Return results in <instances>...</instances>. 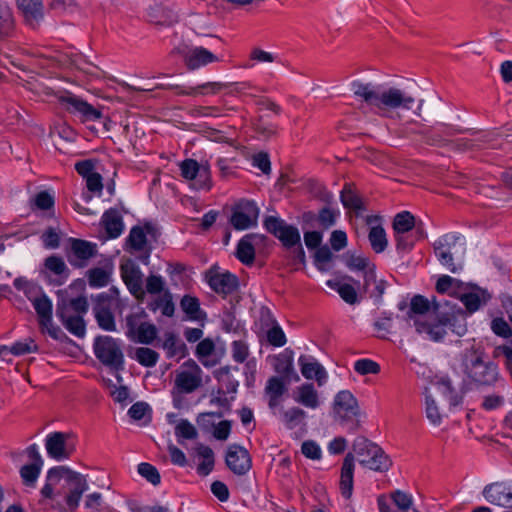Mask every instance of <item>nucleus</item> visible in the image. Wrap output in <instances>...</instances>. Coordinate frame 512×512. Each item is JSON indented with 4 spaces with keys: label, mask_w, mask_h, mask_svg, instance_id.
<instances>
[{
    "label": "nucleus",
    "mask_w": 512,
    "mask_h": 512,
    "mask_svg": "<svg viewBox=\"0 0 512 512\" xmlns=\"http://www.w3.org/2000/svg\"><path fill=\"white\" fill-rule=\"evenodd\" d=\"M433 310L436 314V321L433 323L426 322L415 318L414 327L419 334L426 335L432 341H441L447 334V329L456 334L463 336L467 332L466 312L456 304H452L448 300L432 301Z\"/></svg>",
    "instance_id": "1"
},
{
    "label": "nucleus",
    "mask_w": 512,
    "mask_h": 512,
    "mask_svg": "<svg viewBox=\"0 0 512 512\" xmlns=\"http://www.w3.org/2000/svg\"><path fill=\"white\" fill-rule=\"evenodd\" d=\"M352 90L356 97L376 107L381 116H388L391 111L397 109L409 110L415 103L414 97L397 87H376L371 83L354 81Z\"/></svg>",
    "instance_id": "2"
},
{
    "label": "nucleus",
    "mask_w": 512,
    "mask_h": 512,
    "mask_svg": "<svg viewBox=\"0 0 512 512\" xmlns=\"http://www.w3.org/2000/svg\"><path fill=\"white\" fill-rule=\"evenodd\" d=\"M462 365L466 380L476 387H492L501 379L498 365L484 361L483 353L474 348L465 351Z\"/></svg>",
    "instance_id": "3"
},
{
    "label": "nucleus",
    "mask_w": 512,
    "mask_h": 512,
    "mask_svg": "<svg viewBox=\"0 0 512 512\" xmlns=\"http://www.w3.org/2000/svg\"><path fill=\"white\" fill-rule=\"evenodd\" d=\"M93 351L104 366L117 372L124 370L125 359L120 340L108 335H99L94 339Z\"/></svg>",
    "instance_id": "4"
},
{
    "label": "nucleus",
    "mask_w": 512,
    "mask_h": 512,
    "mask_svg": "<svg viewBox=\"0 0 512 512\" xmlns=\"http://www.w3.org/2000/svg\"><path fill=\"white\" fill-rule=\"evenodd\" d=\"M463 237L456 234H446L434 243V251L439 262L451 273L462 269V264L455 261V255L464 254Z\"/></svg>",
    "instance_id": "5"
},
{
    "label": "nucleus",
    "mask_w": 512,
    "mask_h": 512,
    "mask_svg": "<svg viewBox=\"0 0 512 512\" xmlns=\"http://www.w3.org/2000/svg\"><path fill=\"white\" fill-rule=\"evenodd\" d=\"M264 226L268 232L277 237L285 248H295V256L294 258L304 263L305 261V252L301 245V238L299 230L292 226L286 224L283 220H280L276 217H267L264 221Z\"/></svg>",
    "instance_id": "6"
},
{
    "label": "nucleus",
    "mask_w": 512,
    "mask_h": 512,
    "mask_svg": "<svg viewBox=\"0 0 512 512\" xmlns=\"http://www.w3.org/2000/svg\"><path fill=\"white\" fill-rule=\"evenodd\" d=\"M260 327L258 338L262 346L282 347L287 343L286 335L267 307H261L259 311Z\"/></svg>",
    "instance_id": "7"
},
{
    "label": "nucleus",
    "mask_w": 512,
    "mask_h": 512,
    "mask_svg": "<svg viewBox=\"0 0 512 512\" xmlns=\"http://www.w3.org/2000/svg\"><path fill=\"white\" fill-rule=\"evenodd\" d=\"M57 99L66 112L79 118L82 123L97 121L103 117L100 109L71 92L60 94Z\"/></svg>",
    "instance_id": "8"
},
{
    "label": "nucleus",
    "mask_w": 512,
    "mask_h": 512,
    "mask_svg": "<svg viewBox=\"0 0 512 512\" xmlns=\"http://www.w3.org/2000/svg\"><path fill=\"white\" fill-rule=\"evenodd\" d=\"M267 111V115H258V139H268L276 133L274 118L281 113V107L267 97H258V114Z\"/></svg>",
    "instance_id": "9"
},
{
    "label": "nucleus",
    "mask_w": 512,
    "mask_h": 512,
    "mask_svg": "<svg viewBox=\"0 0 512 512\" xmlns=\"http://www.w3.org/2000/svg\"><path fill=\"white\" fill-rule=\"evenodd\" d=\"M357 399L348 390L339 391L333 401V417L341 424L353 422L359 415Z\"/></svg>",
    "instance_id": "10"
},
{
    "label": "nucleus",
    "mask_w": 512,
    "mask_h": 512,
    "mask_svg": "<svg viewBox=\"0 0 512 512\" xmlns=\"http://www.w3.org/2000/svg\"><path fill=\"white\" fill-rule=\"evenodd\" d=\"M98 254V246L96 243L78 239H70V249L67 252V260L69 264L77 269H82L88 266L89 261L95 258Z\"/></svg>",
    "instance_id": "11"
},
{
    "label": "nucleus",
    "mask_w": 512,
    "mask_h": 512,
    "mask_svg": "<svg viewBox=\"0 0 512 512\" xmlns=\"http://www.w3.org/2000/svg\"><path fill=\"white\" fill-rule=\"evenodd\" d=\"M183 370L175 377V388L184 394H190L202 385V369L193 360L189 359L183 363Z\"/></svg>",
    "instance_id": "12"
},
{
    "label": "nucleus",
    "mask_w": 512,
    "mask_h": 512,
    "mask_svg": "<svg viewBox=\"0 0 512 512\" xmlns=\"http://www.w3.org/2000/svg\"><path fill=\"white\" fill-rule=\"evenodd\" d=\"M121 277L129 292L138 300L143 301L145 290L143 289V273L133 260H127L120 266Z\"/></svg>",
    "instance_id": "13"
},
{
    "label": "nucleus",
    "mask_w": 512,
    "mask_h": 512,
    "mask_svg": "<svg viewBox=\"0 0 512 512\" xmlns=\"http://www.w3.org/2000/svg\"><path fill=\"white\" fill-rule=\"evenodd\" d=\"M231 210L229 223L235 230H245L256 220V203L253 200L241 199L232 206Z\"/></svg>",
    "instance_id": "14"
},
{
    "label": "nucleus",
    "mask_w": 512,
    "mask_h": 512,
    "mask_svg": "<svg viewBox=\"0 0 512 512\" xmlns=\"http://www.w3.org/2000/svg\"><path fill=\"white\" fill-rule=\"evenodd\" d=\"M225 463L235 475H245L252 468V457L247 449L238 445L228 446Z\"/></svg>",
    "instance_id": "15"
},
{
    "label": "nucleus",
    "mask_w": 512,
    "mask_h": 512,
    "mask_svg": "<svg viewBox=\"0 0 512 512\" xmlns=\"http://www.w3.org/2000/svg\"><path fill=\"white\" fill-rule=\"evenodd\" d=\"M71 434L52 432L45 439V448L49 457L61 461L68 459L74 451V446L68 442Z\"/></svg>",
    "instance_id": "16"
},
{
    "label": "nucleus",
    "mask_w": 512,
    "mask_h": 512,
    "mask_svg": "<svg viewBox=\"0 0 512 512\" xmlns=\"http://www.w3.org/2000/svg\"><path fill=\"white\" fill-rule=\"evenodd\" d=\"M443 130H440L439 133H434L432 136V139L430 144L432 145H452L455 149L460 151H466L471 149H481L486 147V139L485 136H478L475 138H461L454 142H448L446 139L442 137L441 134L445 136H452L454 134V131L446 127L445 125H442Z\"/></svg>",
    "instance_id": "17"
},
{
    "label": "nucleus",
    "mask_w": 512,
    "mask_h": 512,
    "mask_svg": "<svg viewBox=\"0 0 512 512\" xmlns=\"http://www.w3.org/2000/svg\"><path fill=\"white\" fill-rule=\"evenodd\" d=\"M482 494L486 501L493 505L512 508V481L488 484L484 487Z\"/></svg>",
    "instance_id": "18"
},
{
    "label": "nucleus",
    "mask_w": 512,
    "mask_h": 512,
    "mask_svg": "<svg viewBox=\"0 0 512 512\" xmlns=\"http://www.w3.org/2000/svg\"><path fill=\"white\" fill-rule=\"evenodd\" d=\"M206 277L210 288L223 296L233 293L238 287L237 277L228 271L221 273L212 267Z\"/></svg>",
    "instance_id": "19"
},
{
    "label": "nucleus",
    "mask_w": 512,
    "mask_h": 512,
    "mask_svg": "<svg viewBox=\"0 0 512 512\" xmlns=\"http://www.w3.org/2000/svg\"><path fill=\"white\" fill-rule=\"evenodd\" d=\"M269 358L275 372L279 374V378L288 383L299 381V375L294 369V353L291 349L287 348L283 352Z\"/></svg>",
    "instance_id": "20"
},
{
    "label": "nucleus",
    "mask_w": 512,
    "mask_h": 512,
    "mask_svg": "<svg viewBox=\"0 0 512 512\" xmlns=\"http://www.w3.org/2000/svg\"><path fill=\"white\" fill-rule=\"evenodd\" d=\"M152 230L150 224H146L144 228L141 226H133L126 239V243L132 251L142 252L138 259L141 263L148 265L150 258V249H145L147 244L146 232L149 233Z\"/></svg>",
    "instance_id": "21"
},
{
    "label": "nucleus",
    "mask_w": 512,
    "mask_h": 512,
    "mask_svg": "<svg viewBox=\"0 0 512 512\" xmlns=\"http://www.w3.org/2000/svg\"><path fill=\"white\" fill-rule=\"evenodd\" d=\"M289 384L277 376L270 377L266 383L264 398L274 415H277V410L282 407L283 396L287 392Z\"/></svg>",
    "instance_id": "22"
},
{
    "label": "nucleus",
    "mask_w": 512,
    "mask_h": 512,
    "mask_svg": "<svg viewBox=\"0 0 512 512\" xmlns=\"http://www.w3.org/2000/svg\"><path fill=\"white\" fill-rule=\"evenodd\" d=\"M56 315L64 327L74 336L83 338L86 334V323L81 315H71L65 301L57 303Z\"/></svg>",
    "instance_id": "23"
},
{
    "label": "nucleus",
    "mask_w": 512,
    "mask_h": 512,
    "mask_svg": "<svg viewBox=\"0 0 512 512\" xmlns=\"http://www.w3.org/2000/svg\"><path fill=\"white\" fill-rule=\"evenodd\" d=\"M17 5L24 16L25 22L33 29L38 28L44 18L42 0H17Z\"/></svg>",
    "instance_id": "24"
},
{
    "label": "nucleus",
    "mask_w": 512,
    "mask_h": 512,
    "mask_svg": "<svg viewBox=\"0 0 512 512\" xmlns=\"http://www.w3.org/2000/svg\"><path fill=\"white\" fill-rule=\"evenodd\" d=\"M293 399L298 404L312 410L321 405L319 393L312 383H304L298 386L294 390Z\"/></svg>",
    "instance_id": "25"
},
{
    "label": "nucleus",
    "mask_w": 512,
    "mask_h": 512,
    "mask_svg": "<svg viewBox=\"0 0 512 512\" xmlns=\"http://www.w3.org/2000/svg\"><path fill=\"white\" fill-rule=\"evenodd\" d=\"M68 483L72 486L66 496V504L70 510H75L79 506L81 497L88 489L86 478L78 472L71 473Z\"/></svg>",
    "instance_id": "26"
},
{
    "label": "nucleus",
    "mask_w": 512,
    "mask_h": 512,
    "mask_svg": "<svg viewBox=\"0 0 512 512\" xmlns=\"http://www.w3.org/2000/svg\"><path fill=\"white\" fill-rule=\"evenodd\" d=\"M301 373L306 379H315L318 386H322L327 379V373L324 367L314 359L301 355L298 359Z\"/></svg>",
    "instance_id": "27"
},
{
    "label": "nucleus",
    "mask_w": 512,
    "mask_h": 512,
    "mask_svg": "<svg viewBox=\"0 0 512 512\" xmlns=\"http://www.w3.org/2000/svg\"><path fill=\"white\" fill-rule=\"evenodd\" d=\"M44 267L56 276L54 279L50 280V284L54 286L63 285L69 278L70 271L63 258L58 255L48 256L44 261Z\"/></svg>",
    "instance_id": "28"
},
{
    "label": "nucleus",
    "mask_w": 512,
    "mask_h": 512,
    "mask_svg": "<svg viewBox=\"0 0 512 512\" xmlns=\"http://www.w3.org/2000/svg\"><path fill=\"white\" fill-rule=\"evenodd\" d=\"M227 85L222 82H206L198 86H171L176 89L177 95L198 96V95H215L225 89Z\"/></svg>",
    "instance_id": "29"
},
{
    "label": "nucleus",
    "mask_w": 512,
    "mask_h": 512,
    "mask_svg": "<svg viewBox=\"0 0 512 512\" xmlns=\"http://www.w3.org/2000/svg\"><path fill=\"white\" fill-rule=\"evenodd\" d=\"M101 223L105 229L108 238H118L123 230L124 223L120 212L115 208H110L104 212Z\"/></svg>",
    "instance_id": "30"
},
{
    "label": "nucleus",
    "mask_w": 512,
    "mask_h": 512,
    "mask_svg": "<svg viewBox=\"0 0 512 512\" xmlns=\"http://www.w3.org/2000/svg\"><path fill=\"white\" fill-rule=\"evenodd\" d=\"M354 457L347 454L343 460L340 475V492L342 496L349 499L353 491Z\"/></svg>",
    "instance_id": "31"
},
{
    "label": "nucleus",
    "mask_w": 512,
    "mask_h": 512,
    "mask_svg": "<svg viewBox=\"0 0 512 512\" xmlns=\"http://www.w3.org/2000/svg\"><path fill=\"white\" fill-rule=\"evenodd\" d=\"M147 308L154 313L160 310L161 314L165 317H173L175 313V304L170 290H166L162 294L153 297L147 303Z\"/></svg>",
    "instance_id": "32"
},
{
    "label": "nucleus",
    "mask_w": 512,
    "mask_h": 512,
    "mask_svg": "<svg viewBox=\"0 0 512 512\" xmlns=\"http://www.w3.org/2000/svg\"><path fill=\"white\" fill-rule=\"evenodd\" d=\"M489 299L490 295L480 288L473 289L472 291L463 293L460 296V301L470 314L476 312L481 306L485 305Z\"/></svg>",
    "instance_id": "33"
},
{
    "label": "nucleus",
    "mask_w": 512,
    "mask_h": 512,
    "mask_svg": "<svg viewBox=\"0 0 512 512\" xmlns=\"http://www.w3.org/2000/svg\"><path fill=\"white\" fill-rule=\"evenodd\" d=\"M217 60V56L203 47L194 48L185 57V63L190 70L198 69Z\"/></svg>",
    "instance_id": "34"
},
{
    "label": "nucleus",
    "mask_w": 512,
    "mask_h": 512,
    "mask_svg": "<svg viewBox=\"0 0 512 512\" xmlns=\"http://www.w3.org/2000/svg\"><path fill=\"white\" fill-rule=\"evenodd\" d=\"M280 421L284 424L287 429H294L300 424L304 423L306 418V412L299 407H291L289 409H283V407L277 410V415Z\"/></svg>",
    "instance_id": "35"
},
{
    "label": "nucleus",
    "mask_w": 512,
    "mask_h": 512,
    "mask_svg": "<svg viewBox=\"0 0 512 512\" xmlns=\"http://www.w3.org/2000/svg\"><path fill=\"white\" fill-rule=\"evenodd\" d=\"M32 305L38 316L40 326H47L50 324L53 316V304L46 293H43L38 299H35Z\"/></svg>",
    "instance_id": "36"
},
{
    "label": "nucleus",
    "mask_w": 512,
    "mask_h": 512,
    "mask_svg": "<svg viewBox=\"0 0 512 512\" xmlns=\"http://www.w3.org/2000/svg\"><path fill=\"white\" fill-rule=\"evenodd\" d=\"M353 450L358 457L359 463L364 466V459L370 460L369 458L372 456L377 457V453H379L382 449L368 439L359 437L353 444Z\"/></svg>",
    "instance_id": "37"
},
{
    "label": "nucleus",
    "mask_w": 512,
    "mask_h": 512,
    "mask_svg": "<svg viewBox=\"0 0 512 512\" xmlns=\"http://www.w3.org/2000/svg\"><path fill=\"white\" fill-rule=\"evenodd\" d=\"M255 237V234L250 233L245 235L237 245L236 249V257L237 259L247 265L251 266L254 263L255 259V248L252 243V239Z\"/></svg>",
    "instance_id": "38"
},
{
    "label": "nucleus",
    "mask_w": 512,
    "mask_h": 512,
    "mask_svg": "<svg viewBox=\"0 0 512 512\" xmlns=\"http://www.w3.org/2000/svg\"><path fill=\"white\" fill-rule=\"evenodd\" d=\"M391 503L386 501V506L392 512H405L413 509V497L411 494L401 490H395L390 494Z\"/></svg>",
    "instance_id": "39"
},
{
    "label": "nucleus",
    "mask_w": 512,
    "mask_h": 512,
    "mask_svg": "<svg viewBox=\"0 0 512 512\" xmlns=\"http://www.w3.org/2000/svg\"><path fill=\"white\" fill-rule=\"evenodd\" d=\"M162 348L166 351L168 358H174L176 356L182 358L187 354L185 343L181 342L173 332L165 333Z\"/></svg>",
    "instance_id": "40"
},
{
    "label": "nucleus",
    "mask_w": 512,
    "mask_h": 512,
    "mask_svg": "<svg viewBox=\"0 0 512 512\" xmlns=\"http://www.w3.org/2000/svg\"><path fill=\"white\" fill-rule=\"evenodd\" d=\"M15 22L12 10L5 4H0V42L12 36ZM3 74L0 72V79Z\"/></svg>",
    "instance_id": "41"
},
{
    "label": "nucleus",
    "mask_w": 512,
    "mask_h": 512,
    "mask_svg": "<svg viewBox=\"0 0 512 512\" xmlns=\"http://www.w3.org/2000/svg\"><path fill=\"white\" fill-rule=\"evenodd\" d=\"M197 454L203 458L202 462L197 466V473L201 476H207L214 468L213 450L206 445L198 444L196 447Z\"/></svg>",
    "instance_id": "42"
},
{
    "label": "nucleus",
    "mask_w": 512,
    "mask_h": 512,
    "mask_svg": "<svg viewBox=\"0 0 512 512\" xmlns=\"http://www.w3.org/2000/svg\"><path fill=\"white\" fill-rule=\"evenodd\" d=\"M326 284L331 289L337 291L346 303L354 305L358 302L357 292L351 284L342 283L338 280H328Z\"/></svg>",
    "instance_id": "43"
},
{
    "label": "nucleus",
    "mask_w": 512,
    "mask_h": 512,
    "mask_svg": "<svg viewBox=\"0 0 512 512\" xmlns=\"http://www.w3.org/2000/svg\"><path fill=\"white\" fill-rule=\"evenodd\" d=\"M340 199L343 206L347 209L357 212L365 209L362 199L355 193L350 184H345L341 191Z\"/></svg>",
    "instance_id": "44"
},
{
    "label": "nucleus",
    "mask_w": 512,
    "mask_h": 512,
    "mask_svg": "<svg viewBox=\"0 0 512 512\" xmlns=\"http://www.w3.org/2000/svg\"><path fill=\"white\" fill-rule=\"evenodd\" d=\"M87 280L92 288H101L110 282L111 269L107 270L101 267H95L87 271Z\"/></svg>",
    "instance_id": "45"
},
{
    "label": "nucleus",
    "mask_w": 512,
    "mask_h": 512,
    "mask_svg": "<svg viewBox=\"0 0 512 512\" xmlns=\"http://www.w3.org/2000/svg\"><path fill=\"white\" fill-rule=\"evenodd\" d=\"M430 309V302L427 298H425L422 295H415L411 299L410 303V310L408 312V319L409 321L415 320V318H418L422 320L423 315L428 312Z\"/></svg>",
    "instance_id": "46"
},
{
    "label": "nucleus",
    "mask_w": 512,
    "mask_h": 512,
    "mask_svg": "<svg viewBox=\"0 0 512 512\" xmlns=\"http://www.w3.org/2000/svg\"><path fill=\"white\" fill-rule=\"evenodd\" d=\"M368 239L370 242V245L374 252L381 253L383 252L388 244L385 230L382 226L376 225L371 227Z\"/></svg>",
    "instance_id": "47"
},
{
    "label": "nucleus",
    "mask_w": 512,
    "mask_h": 512,
    "mask_svg": "<svg viewBox=\"0 0 512 512\" xmlns=\"http://www.w3.org/2000/svg\"><path fill=\"white\" fill-rule=\"evenodd\" d=\"M181 309L187 314L190 320H200L202 318V311L200 309V302L198 298L184 295L180 301Z\"/></svg>",
    "instance_id": "48"
},
{
    "label": "nucleus",
    "mask_w": 512,
    "mask_h": 512,
    "mask_svg": "<svg viewBox=\"0 0 512 512\" xmlns=\"http://www.w3.org/2000/svg\"><path fill=\"white\" fill-rule=\"evenodd\" d=\"M156 337V326L149 322H142L137 328L135 339L132 340L141 344H151Z\"/></svg>",
    "instance_id": "49"
},
{
    "label": "nucleus",
    "mask_w": 512,
    "mask_h": 512,
    "mask_svg": "<svg viewBox=\"0 0 512 512\" xmlns=\"http://www.w3.org/2000/svg\"><path fill=\"white\" fill-rule=\"evenodd\" d=\"M414 225L415 218L410 212L404 211L398 213L393 221L394 233L410 232L414 228Z\"/></svg>",
    "instance_id": "50"
},
{
    "label": "nucleus",
    "mask_w": 512,
    "mask_h": 512,
    "mask_svg": "<svg viewBox=\"0 0 512 512\" xmlns=\"http://www.w3.org/2000/svg\"><path fill=\"white\" fill-rule=\"evenodd\" d=\"M135 359L144 367H154L159 360V354L151 348L139 347L135 350Z\"/></svg>",
    "instance_id": "51"
},
{
    "label": "nucleus",
    "mask_w": 512,
    "mask_h": 512,
    "mask_svg": "<svg viewBox=\"0 0 512 512\" xmlns=\"http://www.w3.org/2000/svg\"><path fill=\"white\" fill-rule=\"evenodd\" d=\"M438 388L449 401L450 405L457 406L462 402V396L454 389L450 379L442 378L438 382Z\"/></svg>",
    "instance_id": "52"
},
{
    "label": "nucleus",
    "mask_w": 512,
    "mask_h": 512,
    "mask_svg": "<svg viewBox=\"0 0 512 512\" xmlns=\"http://www.w3.org/2000/svg\"><path fill=\"white\" fill-rule=\"evenodd\" d=\"M38 351V346L35 341L31 338H27L24 341L15 342L13 345L8 346L7 354H13L15 356H22Z\"/></svg>",
    "instance_id": "53"
},
{
    "label": "nucleus",
    "mask_w": 512,
    "mask_h": 512,
    "mask_svg": "<svg viewBox=\"0 0 512 512\" xmlns=\"http://www.w3.org/2000/svg\"><path fill=\"white\" fill-rule=\"evenodd\" d=\"M370 460L364 459V467L369 468L374 471L378 472H384L389 469L391 466V461L388 458V456L384 453L383 450H381L379 453H377V457H371Z\"/></svg>",
    "instance_id": "54"
},
{
    "label": "nucleus",
    "mask_w": 512,
    "mask_h": 512,
    "mask_svg": "<svg viewBox=\"0 0 512 512\" xmlns=\"http://www.w3.org/2000/svg\"><path fill=\"white\" fill-rule=\"evenodd\" d=\"M42 466L35 464H26L20 469V476L24 485L34 487L41 473Z\"/></svg>",
    "instance_id": "55"
},
{
    "label": "nucleus",
    "mask_w": 512,
    "mask_h": 512,
    "mask_svg": "<svg viewBox=\"0 0 512 512\" xmlns=\"http://www.w3.org/2000/svg\"><path fill=\"white\" fill-rule=\"evenodd\" d=\"M214 350H215V344H214L213 340L210 338H205L198 343V345L196 347L195 354H196L197 358L200 360V362L204 366L208 367V366H212L213 364L209 363L206 360V358L209 357L210 355H212Z\"/></svg>",
    "instance_id": "56"
},
{
    "label": "nucleus",
    "mask_w": 512,
    "mask_h": 512,
    "mask_svg": "<svg viewBox=\"0 0 512 512\" xmlns=\"http://www.w3.org/2000/svg\"><path fill=\"white\" fill-rule=\"evenodd\" d=\"M145 294L160 295L165 289V280L160 275L150 274L145 281Z\"/></svg>",
    "instance_id": "57"
},
{
    "label": "nucleus",
    "mask_w": 512,
    "mask_h": 512,
    "mask_svg": "<svg viewBox=\"0 0 512 512\" xmlns=\"http://www.w3.org/2000/svg\"><path fill=\"white\" fill-rule=\"evenodd\" d=\"M339 216V211L332 209L330 207H324L322 208L317 216V221L319 227L323 229H329L330 227L334 226L336 223V219Z\"/></svg>",
    "instance_id": "58"
},
{
    "label": "nucleus",
    "mask_w": 512,
    "mask_h": 512,
    "mask_svg": "<svg viewBox=\"0 0 512 512\" xmlns=\"http://www.w3.org/2000/svg\"><path fill=\"white\" fill-rule=\"evenodd\" d=\"M425 413L427 419L430 421L432 425L438 426L441 424V413L435 400L430 395H426L425 397Z\"/></svg>",
    "instance_id": "59"
},
{
    "label": "nucleus",
    "mask_w": 512,
    "mask_h": 512,
    "mask_svg": "<svg viewBox=\"0 0 512 512\" xmlns=\"http://www.w3.org/2000/svg\"><path fill=\"white\" fill-rule=\"evenodd\" d=\"M500 356H504L505 368L512 376V340L506 342L505 344L498 345L494 348L493 357L498 358Z\"/></svg>",
    "instance_id": "60"
},
{
    "label": "nucleus",
    "mask_w": 512,
    "mask_h": 512,
    "mask_svg": "<svg viewBox=\"0 0 512 512\" xmlns=\"http://www.w3.org/2000/svg\"><path fill=\"white\" fill-rule=\"evenodd\" d=\"M138 473L154 486L161 482V476L157 468L150 463H140L138 465Z\"/></svg>",
    "instance_id": "61"
},
{
    "label": "nucleus",
    "mask_w": 512,
    "mask_h": 512,
    "mask_svg": "<svg viewBox=\"0 0 512 512\" xmlns=\"http://www.w3.org/2000/svg\"><path fill=\"white\" fill-rule=\"evenodd\" d=\"M175 435L178 438L187 440L196 439L198 436L196 428L186 419H182L175 427Z\"/></svg>",
    "instance_id": "62"
},
{
    "label": "nucleus",
    "mask_w": 512,
    "mask_h": 512,
    "mask_svg": "<svg viewBox=\"0 0 512 512\" xmlns=\"http://www.w3.org/2000/svg\"><path fill=\"white\" fill-rule=\"evenodd\" d=\"M354 370L360 375L377 374L380 365L371 359H359L354 363Z\"/></svg>",
    "instance_id": "63"
},
{
    "label": "nucleus",
    "mask_w": 512,
    "mask_h": 512,
    "mask_svg": "<svg viewBox=\"0 0 512 512\" xmlns=\"http://www.w3.org/2000/svg\"><path fill=\"white\" fill-rule=\"evenodd\" d=\"M98 326L105 331H116L115 317L112 311L94 314Z\"/></svg>",
    "instance_id": "64"
}]
</instances>
